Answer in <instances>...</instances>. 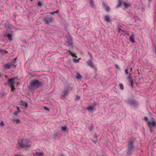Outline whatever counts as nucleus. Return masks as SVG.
Returning a JSON list of instances; mask_svg holds the SVG:
<instances>
[{"mask_svg":"<svg viewBox=\"0 0 156 156\" xmlns=\"http://www.w3.org/2000/svg\"><path fill=\"white\" fill-rule=\"evenodd\" d=\"M149 0V2H151V0Z\"/></svg>","mask_w":156,"mask_h":156,"instance_id":"obj_52","label":"nucleus"},{"mask_svg":"<svg viewBox=\"0 0 156 156\" xmlns=\"http://www.w3.org/2000/svg\"><path fill=\"white\" fill-rule=\"evenodd\" d=\"M73 61L74 62L76 63L78 62L79 61V60L78 59H77L76 58H73Z\"/></svg>","mask_w":156,"mask_h":156,"instance_id":"obj_33","label":"nucleus"},{"mask_svg":"<svg viewBox=\"0 0 156 156\" xmlns=\"http://www.w3.org/2000/svg\"><path fill=\"white\" fill-rule=\"evenodd\" d=\"M19 145L20 147L23 148L24 147H28L30 146L29 143H27L26 142H23V140H22L21 142L19 143Z\"/></svg>","mask_w":156,"mask_h":156,"instance_id":"obj_7","label":"nucleus"},{"mask_svg":"<svg viewBox=\"0 0 156 156\" xmlns=\"http://www.w3.org/2000/svg\"><path fill=\"white\" fill-rule=\"evenodd\" d=\"M90 6L93 8H94L95 6H94V3L93 1V0L90 1Z\"/></svg>","mask_w":156,"mask_h":156,"instance_id":"obj_24","label":"nucleus"},{"mask_svg":"<svg viewBox=\"0 0 156 156\" xmlns=\"http://www.w3.org/2000/svg\"><path fill=\"white\" fill-rule=\"evenodd\" d=\"M14 66V65L12 63H11V64H6L5 65V68L6 69H10L12 66Z\"/></svg>","mask_w":156,"mask_h":156,"instance_id":"obj_16","label":"nucleus"},{"mask_svg":"<svg viewBox=\"0 0 156 156\" xmlns=\"http://www.w3.org/2000/svg\"><path fill=\"white\" fill-rule=\"evenodd\" d=\"M96 76H94V78H95V79L96 78Z\"/></svg>","mask_w":156,"mask_h":156,"instance_id":"obj_51","label":"nucleus"},{"mask_svg":"<svg viewBox=\"0 0 156 156\" xmlns=\"http://www.w3.org/2000/svg\"><path fill=\"white\" fill-rule=\"evenodd\" d=\"M153 51H156V47L154 45H153Z\"/></svg>","mask_w":156,"mask_h":156,"instance_id":"obj_44","label":"nucleus"},{"mask_svg":"<svg viewBox=\"0 0 156 156\" xmlns=\"http://www.w3.org/2000/svg\"><path fill=\"white\" fill-rule=\"evenodd\" d=\"M20 105L22 107H27L28 106L27 104L23 101H21V103L20 104Z\"/></svg>","mask_w":156,"mask_h":156,"instance_id":"obj_15","label":"nucleus"},{"mask_svg":"<svg viewBox=\"0 0 156 156\" xmlns=\"http://www.w3.org/2000/svg\"><path fill=\"white\" fill-rule=\"evenodd\" d=\"M132 77L131 76V74H130L127 77V79L129 80V81L131 80H133L132 79Z\"/></svg>","mask_w":156,"mask_h":156,"instance_id":"obj_28","label":"nucleus"},{"mask_svg":"<svg viewBox=\"0 0 156 156\" xmlns=\"http://www.w3.org/2000/svg\"><path fill=\"white\" fill-rule=\"evenodd\" d=\"M0 52H1L2 55H3L4 53L7 54L8 53L7 51L4 49L2 50L0 49Z\"/></svg>","mask_w":156,"mask_h":156,"instance_id":"obj_23","label":"nucleus"},{"mask_svg":"<svg viewBox=\"0 0 156 156\" xmlns=\"http://www.w3.org/2000/svg\"><path fill=\"white\" fill-rule=\"evenodd\" d=\"M144 119L146 121H147L148 120V118L146 116L144 117Z\"/></svg>","mask_w":156,"mask_h":156,"instance_id":"obj_41","label":"nucleus"},{"mask_svg":"<svg viewBox=\"0 0 156 156\" xmlns=\"http://www.w3.org/2000/svg\"><path fill=\"white\" fill-rule=\"evenodd\" d=\"M76 78L77 79L81 80L82 79V77L81 75L79 73H77V75L76 77Z\"/></svg>","mask_w":156,"mask_h":156,"instance_id":"obj_20","label":"nucleus"},{"mask_svg":"<svg viewBox=\"0 0 156 156\" xmlns=\"http://www.w3.org/2000/svg\"><path fill=\"white\" fill-rule=\"evenodd\" d=\"M90 56L91 59H93V56H92V54L90 55Z\"/></svg>","mask_w":156,"mask_h":156,"instance_id":"obj_49","label":"nucleus"},{"mask_svg":"<svg viewBox=\"0 0 156 156\" xmlns=\"http://www.w3.org/2000/svg\"><path fill=\"white\" fill-rule=\"evenodd\" d=\"M44 85L43 81H40L35 79L31 81L29 85L28 86V89L32 90L33 87L37 88Z\"/></svg>","mask_w":156,"mask_h":156,"instance_id":"obj_2","label":"nucleus"},{"mask_svg":"<svg viewBox=\"0 0 156 156\" xmlns=\"http://www.w3.org/2000/svg\"><path fill=\"white\" fill-rule=\"evenodd\" d=\"M17 156H20V155H18Z\"/></svg>","mask_w":156,"mask_h":156,"instance_id":"obj_55","label":"nucleus"},{"mask_svg":"<svg viewBox=\"0 0 156 156\" xmlns=\"http://www.w3.org/2000/svg\"><path fill=\"white\" fill-rule=\"evenodd\" d=\"M44 109L49 112L50 110L49 108L47 107H44Z\"/></svg>","mask_w":156,"mask_h":156,"instance_id":"obj_38","label":"nucleus"},{"mask_svg":"<svg viewBox=\"0 0 156 156\" xmlns=\"http://www.w3.org/2000/svg\"><path fill=\"white\" fill-rule=\"evenodd\" d=\"M73 43L72 42H69V43L67 45V46L69 47H73Z\"/></svg>","mask_w":156,"mask_h":156,"instance_id":"obj_31","label":"nucleus"},{"mask_svg":"<svg viewBox=\"0 0 156 156\" xmlns=\"http://www.w3.org/2000/svg\"><path fill=\"white\" fill-rule=\"evenodd\" d=\"M98 136L96 134H95L94 136V140H93V141L94 143L96 144L98 140L97 139Z\"/></svg>","mask_w":156,"mask_h":156,"instance_id":"obj_21","label":"nucleus"},{"mask_svg":"<svg viewBox=\"0 0 156 156\" xmlns=\"http://www.w3.org/2000/svg\"><path fill=\"white\" fill-rule=\"evenodd\" d=\"M67 51L69 52V55H71L73 57H75L76 58H77V57L76 56V54L72 53L70 50H68Z\"/></svg>","mask_w":156,"mask_h":156,"instance_id":"obj_18","label":"nucleus"},{"mask_svg":"<svg viewBox=\"0 0 156 156\" xmlns=\"http://www.w3.org/2000/svg\"><path fill=\"white\" fill-rule=\"evenodd\" d=\"M59 12V10H57L55 11L49 12V13L51 15H54L55 14H58V13Z\"/></svg>","mask_w":156,"mask_h":156,"instance_id":"obj_25","label":"nucleus"},{"mask_svg":"<svg viewBox=\"0 0 156 156\" xmlns=\"http://www.w3.org/2000/svg\"><path fill=\"white\" fill-rule=\"evenodd\" d=\"M10 87H11L12 91H13L15 90V89L14 86L13 84L10 85Z\"/></svg>","mask_w":156,"mask_h":156,"instance_id":"obj_30","label":"nucleus"},{"mask_svg":"<svg viewBox=\"0 0 156 156\" xmlns=\"http://www.w3.org/2000/svg\"><path fill=\"white\" fill-rule=\"evenodd\" d=\"M61 156H65L64 155H62Z\"/></svg>","mask_w":156,"mask_h":156,"instance_id":"obj_53","label":"nucleus"},{"mask_svg":"<svg viewBox=\"0 0 156 156\" xmlns=\"http://www.w3.org/2000/svg\"><path fill=\"white\" fill-rule=\"evenodd\" d=\"M134 36L133 34H132L129 37V40L130 41L133 43H134L135 42V41L134 39Z\"/></svg>","mask_w":156,"mask_h":156,"instance_id":"obj_14","label":"nucleus"},{"mask_svg":"<svg viewBox=\"0 0 156 156\" xmlns=\"http://www.w3.org/2000/svg\"><path fill=\"white\" fill-rule=\"evenodd\" d=\"M88 54L90 55H91V54H90V52L88 51Z\"/></svg>","mask_w":156,"mask_h":156,"instance_id":"obj_50","label":"nucleus"},{"mask_svg":"<svg viewBox=\"0 0 156 156\" xmlns=\"http://www.w3.org/2000/svg\"><path fill=\"white\" fill-rule=\"evenodd\" d=\"M119 87L120 89L122 90H123L124 89V87L122 83H120L119 84Z\"/></svg>","mask_w":156,"mask_h":156,"instance_id":"obj_27","label":"nucleus"},{"mask_svg":"<svg viewBox=\"0 0 156 156\" xmlns=\"http://www.w3.org/2000/svg\"><path fill=\"white\" fill-rule=\"evenodd\" d=\"M128 103L130 104L131 106L136 107L138 103L135 101L133 98H132L127 101Z\"/></svg>","mask_w":156,"mask_h":156,"instance_id":"obj_6","label":"nucleus"},{"mask_svg":"<svg viewBox=\"0 0 156 156\" xmlns=\"http://www.w3.org/2000/svg\"><path fill=\"white\" fill-rule=\"evenodd\" d=\"M104 20L108 22H110L111 21V20L110 19L109 16L108 15L106 16L105 17Z\"/></svg>","mask_w":156,"mask_h":156,"instance_id":"obj_17","label":"nucleus"},{"mask_svg":"<svg viewBox=\"0 0 156 156\" xmlns=\"http://www.w3.org/2000/svg\"><path fill=\"white\" fill-rule=\"evenodd\" d=\"M67 129V126H62L61 127L62 131H66Z\"/></svg>","mask_w":156,"mask_h":156,"instance_id":"obj_26","label":"nucleus"},{"mask_svg":"<svg viewBox=\"0 0 156 156\" xmlns=\"http://www.w3.org/2000/svg\"><path fill=\"white\" fill-rule=\"evenodd\" d=\"M124 2H123L121 0H118V3L116 7L118 8L121 7L122 5V4H123V3H124Z\"/></svg>","mask_w":156,"mask_h":156,"instance_id":"obj_13","label":"nucleus"},{"mask_svg":"<svg viewBox=\"0 0 156 156\" xmlns=\"http://www.w3.org/2000/svg\"><path fill=\"white\" fill-rule=\"evenodd\" d=\"M80 99V96L78 95H76V100H79Z\"/></svg>","mask_w":156,"mask_h":156,"instance_id":"obj_39","label":"nucleus"},{"mask_svg":"<svg viewBox=\"0 0 156 156\" xmlns=\"http://www.w3.org/2000/svg\"><path fill=\"white\" fill-rule=\"evenodd\" d=\"M94 126L92 124H91L90 126V127L89 129L90 131H91V130H93L94 129Z\"/></svg>","mask_w":156,"mask_h":156,"instance_id":"obj_29","label":"nucleus"},{"mask_svg":"<svg viewBox=\"0 0 156 156\" xmlns=\"http://www.w3.org/2000/svg\"><path fill=\"white\" fill-rule=\"evenodd\" d=\"M15 120L16 121V123H19L20 122V120L19 119H16Z\"/></svg>","mask_w":156,"mask_h":156,"instance_id":"obj_37","label":"nucleus"},{"mask_svg":"<svg viewBox=\"0 0 156 156\" xmlns=\"http://www.w3.org/2000/svg\"><path fill=\"white\" fill-rule=\"evenodd\" d=\"M69 94V89L67 87L65 88L60 95V98L62 99H64Z\"/></svg>","mask_w":156,"mask_h":156,"instance_id":"obj_5","label":"nucleus"},{"mask_svg":"<svg viewBox=\"0 0 156 156\" xmlns=\"http://www.w3.org/2000/svg\"><path fill=\"white\" fill-rule=\"evenodd\" d=\"M9 33H8L6 37L8 38L9 41H11L12 40V34H13V32L12 30H9Z\"/></svg>","mask_w":156,"mask_h":156,"instance_id":"obj_9","label":"nucleus"},{"mask_svg":"<svg viewBox=\"0 0 156 156\" xmlns=\"http://www.w3.org/2000/svg\"><path fill=\"white\" fill-rule=\"evenodd\" d=\"M132 69L131 68V70H132Z\"/></svg>","mask_w":156,"mask_h":156,"instance_id":"obj_54","label":"nucleus"},{"mask_svg":"<svg viewBox=\"0 0 156 156\" xmlns=\"http://www.w3.org/2000/svg\"><path fill=\"white\" fill-rule=\"evenodd\" d=\"M129 82L130 83V85H131V87L133 88V80L129 81Z\"/></svg>","mask_w":156,"mask_h":156,"instance_id":"obj_35","label":"nucleus"},{"mask_svg":"<svg viewBox=\"0 0 156 156\" xmlns=\"http://www.w3.org/2000/svg\"><path fill=\"white\" fill-rule=\"evenodd\" d=\"M97 105V103L96 102H95L92 106L94 108Z\"/></svg>","mask_w":156,"mask_h":156,"instance_id":"obj_42","label":"nucleus"},{"mask_svg":"<svg viewBox=\"0 0 156 156\" xmlns=\"http://www.w3.org/2000/svg\"><path fill=\"white\" fill-rule=\"evenodd\" d=\"M125 73L126 74H128L129 73L128 72V69H126L125 70Z\"/></svg>","mask_w":156,"mask_h":156,"instance_id":"obj_46","label":"nucleus"},{"mask_svg":"<svg viewBox=\"0 0 156 156\" xmlns=\"http://www.w3.org/2000/svg\"><path fill=\"white\" fill-rule=\"evenodd\" d=\"M16 78H18V77H15L9 79L7 81V83H5V85H6L9 84H10V85L13 84H12L15 83V80H16Z\"/></svg>","mask_w":156,"mask_h":156,"instance_id":"obj_8","label":"nucleus"},{"mask_svg":"<svg viewBox=\"0 0 156 156\" xmlns=\"http://www.w3.org/2000/svg\"><path fill=\"white\" fill-rule=\"evenodd\" d=\"M123 4L126 8H128L129 6H131L130 5L125 2H124V3H123Z\"/></svg>","mask_w":156,"mask_h":156,"instance_id":"obj_22","label":"nucleus"},{"mask_svg":"<svg viewBox=\"0 0 156 156\" xmlns=\"http://www.w3.org/2000/svg\"><path fill=\"white\" fill-rule=\"evenodd\" d=\"M19 112L18 111H16L13 112V114L14 115V116H17Z\"/></svg>","mask_w":156,"mask_h":156,"instance_id":"obj_32","label":"nucleus"},{"mask_svg":"<svg viewBox=\"0 0 156 156\" xmlns=\"http://www.w3.org/2000/svg\"><path fill=\"white\" fill-rule=\"evenodd\" d=\"M121 31H122L124 32V31L122 30L120 28H118V32L119 33Z\"/></svg>","mask_w":156,"mask_h":156,"instance_id":"obj_43","label":"nucleus"},{"mask_svg":"<svg viewBox=\"0 0 156 156\" xmlns=\"http://www.w3.org/2000/svg\"><path fill=\"white\" fill-rule=\"evenodd\" d=\"M94 108L92 106H88L86 108V109L88 110L90 112H91L93 111Z\"/></svg>","mask_w":156,"mask_h":156,"instance_id":"obj_19","label":"nucleus"},{"mask_svg":"<svg viewBox=\"0 0 156 156\" xmlns=\"http://www.w3.org/2000/svg\"><path fill=\"white\" fill-rule=\"evenodd\" d=\"M43 20L46 24H49L53 22V18L51 16L46 15L45 18H43Z\"/></svg>","mask_w":156,"mask_h":156,"instance_id":"obj_3","label":"nucleus"},{"mask_svg":"<svg viewBox=\"0 0 156 156\" xmlns=\"http://www.w3.org/2000/svg\"><path fill=\"white\" fill-rule=\"evenodd\" d=\"M33 156H44V153L43 152H36L33 154Z\"/></svg>","mask_w":156,"mask_h":156,"instance_id":"obj_12","label":"nucleus"},{"mask_svg":"<svg viewBox=\"0 0 156 156\" xmlns=\"http://www.w3.org/2000/svg\"><path fill=\"white\" fill-rule=\"evenodd\" d=\"M136 138L134 137H131L128 141V144L127 146L126 155L131 156L135 148L134 143H135Z\"/></svg>","mask_w":156,"mask_h":156,"instance_id":"obj_1","label":"nucleus"},{"mask_svg":"<svg viewBox=\"0 0 156 156\" xmlns=\"http://www.w3.org/2000/svg\"><path fill=\"white\" fill-rule=\"evenodd\" d=\"M102 6L108 12H109L110 9V8L105 2H102Z\"/></svg>","mask_w":156,"mask_h":156,"instance_id":"obj_10","label":"nucleus"},{"mask_svg":"<svg viewBox=\"0 0 156 156\" xmlns=\"http://www.w3.org/2000/svg\"><path fill=\"white\" fill-rule=\"evenodd\" d=\"M87 65L91 68H94V65L93 64V63L91 59L89 60L88 62H87Z\"/></svg>","mask_w":156,"mask_h":156,"instance_id":"obj_11","label":"nucleus"},{"mask_svg":"<svg viewBox=\"0 0 156 156\" xmlns=\"http://www.w3.org/2000/svg\"><path fill=\"white\" fill-rule=\"evenodd\" d=\"M37 5H38V6L40 7H41L43 5L41 3V2L40 1H39L38 2Z\"/></svg>","mask_w":156,"mask_h":156,"instance_id":"obj_34","label":"nucleus"},{"mask_svg":"<svg viewBox=\"0 0 156 156\" xmlns=\"http://www.w3.org/2000/svg\"><path fill=\"white\" fill-rule=\"evenodd\" d=\"M6 92H3V93H0V95L2 97L3 96L5 95H6Z\"/></svg>","mask_w":156,"mask_h":156,"instance_id":"obj_36","label":"nucleus"},{"mask_svg":"<svg viewBox=\"0 0 156 156\" xmlns=\"http://www.w3.org/2000/svg\"><path fill=\"white\" fill-rule=\"evenodd\" d=\"M147 125L151 132H153V128L156 127V121H149L147 122Z\"/></svg>","mask_w":156,"mask_h":156,"instance_id":"obj_4","label":"nucleus"},{"mask_svg":"<svg viewBox=\"0 0 156 156\" xmlns=\"http://www.w3.org/2000/svg\"><path fill=\"white\" fill-rule=\"evenodd\" d=\"M115 66L117 69H118L119 70L120 69V67L117 64H115Z\"/></svg>","mask_w":156,"mask_h":156,"instance_id":"obj_45","label":"nucleus"},{"mask_svg":"<svg viewBox=\"0 0 156 156\" xmlns=\"http://www.w3.org/2000/svg\"><path fill=\"white\" fill-rule=\"evenodd\" d=\"M16 59H17V58H15V59H14V62H13L14 63L15 62H16Z\"/></svg>","mask_w":156,"mask_h":156,"instance_id":"obj_48","label":"nucleus"},{"mask_svg":"<svg viewBox=\"0 0 156 156\" xmlns=\"http://www.w3.org/2000/svg\"><path fill=\"white\" fill-rule=\"evenodd\" d=\"M5 125L4 122L2 121H1L0 123V126H4Z\"/></svg>","mask_w":156,"mask_h":156,"instance_id":"obj_40","label":"nucleus"},{"mask_svg":"<svg viewBox=\"0 0 156 156\" xmlns=\"http://www.w3.org/2000/svg\"><path fill=\"white\" fill-rule=\"evenodd\" d=\"M16 108H17V111H18V112H20L21 111L20 110V109L19 107H17Z\"/></svg>","mask_w":156,"mask_h":156,"instance_id":"obj_47","label":"nucleus"}]
</instances>
